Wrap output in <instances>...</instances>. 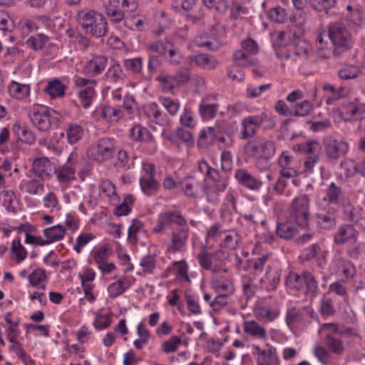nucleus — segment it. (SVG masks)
Wrapping results in <instances>:
<instances>
[{
    "instance_id": "obj_25",
    "label": "nucleus",
    "mask_w": 365,
    "mask_h": 365,
    "mask_svg": "<svg viewBox=\"0 0 365 365\" xmlns=\"http://www.w3.org/2000/svg\"><path fill=\"white\" fill-rule=\"evenodd\" d=\"M135 279L132 277H125L112 283L108 288V292L110 297L115 298L122 294L125 289L130 287Z\"/></svg>"
},
{
    "instance_id": "obj_48",
    "label": "nucleus",
    "mask_w": 365,
    "mask_h": 365,
    "mask_svg": "<svg viewBox=\"0 0 365 365\" xmlns=\"http://www.w3.org/2000/svg\"><path fill=\"white\" fill-rule=\"evenodd\" d=\"M82 287L93 286V281L96 277V272L91 268H86L78 274Z\"/></svg>"
},
{
    "instance_id": "obj_50",
    "label": "nucleus",
    "mask_w": 365,
    "mask_h": 365,
    "mask_svg": "<svg viewBox=\"0 0 365 365\" xmlns=\"http://www.w3.org/2000/svg\"><path fill=\"white\" fill-rule=\"evenodd\" d=\"M43 205L46 208L53 211L60 208L58 200L56 195L50 192L47 193L43 199Z\"/></svg>"
},
{
    "instance_id": "obj_23",
    "label": "nucleus",
    "mask_w": 365,
    "mask_h": 365,
    "mask_svg": "<svg viewBox=\"0 0 365 365\" xmlns=\"http://www.w3.org/2000/svg\"><path fill=\"white\" fill-rule=\"evenodd\" d=\"M12 131L18 141L29 145L35 142L36 138L33 132L24 125L19 123L14 124Z\"/></svg>"
},
{
    "instance_id": "obj_39",
    "label": "nucleus",
    "mask_w": 365,
    "mask_h": 365,
    "mask_svg": "<svg viewBox=\"0 0 365 365\" xmlns=\"http://www.w3.org/2000/svg\"><path fill=\"white\" fill-rule=\"evenodd\" d=\"M258 124V119L255 117H248L242 122V135L246 138L252 136L255 133Z\"/></svg>"
},
{
    "instance_id": "obj_55",
    "label": "nucleus",
    "mask_w": 365,
    "mask_h": 365,
    "mask_svg": "<svg viewBox=\"0 0 365 365\" xmlns=\"http://www.w3.org/2000/svg\"><path fill=\"white\" fill-rule=\"evenodd\" d=\"M359 73L357 67L353 66H347L339 71V76L342 79L349 80L356 78Z\"/></svg>"
},
{
    "instance_id": "obj_51",
    "label": "nucleus",
    "mask_w": 365,
    "mask_h": 365,
    "mask_svg": "<svg viewBox=\"0 0 365 365\" xmlns=\"http://www.w3.org/2000/svg\"><path fill=\"white\" fill-rule=\"evenodd\" d=\"M47 40L48 39L46 36H44L43 34H38L35 36H32V37L29 38L27 40L26 43H27L28 46H29L35 50H38V49H41L43 48V46L47 42Z\"/></svg>"
},
{
    "instance_id": "obj_57",
    "label": "nucleus",
    "mask_w": 365,
    "mask_h": 365,
    "mask_svg": "<svg viewBox=\"0 0 365 365\" xmlns=\"http://www.w3.org/2000/svg\"><path fill=\"white\" fill-rule=\"evenodd\" d=\"M31 71V64L28 62H24L20 66L15 68L14 74L18 76L21 79H24L30 77Z\"/></svg>"
},
{
    "instance_id": "obj_12",
    "label": "nucleus",
    "mask_w": 365,
    "mask_h": 365,
    "mask_svg": "<svg viewBox=\"0 0 365 365\" xmlns=\"http://www.w3.org/2000/svg\"><path fill=\"white\" fill-rule=\"evenodd\" d=\"M130 137L134 141L148 143L152 150L157 149V143L149 130L140 124L130 130Z\"/></svg>"
},
{
    "instance_id": "obj_31",
    "label": "nucleus",
    "mask_w": 365,
    "mask_h": 365,
    "mask_svg": "<svg viewBox=\"0 0 365 365\" xmlns=\"http://www.w3.org/2000/svg\"><path fill=\"white\" fill-rule=\"evenodd\" d=\"M4 320L6 324V333L8 339L12 338V336L17 337L20 333L19 320L14 317L11 312H7L4 315Z\"/></svg>"
},
{
    "instance_id": "obj_59",
    "label": "nucleus",
    "mask_w": 365,
    "mask_h": 365,
    "mask_svg": "<svg viewBox=\"0 0 365 365\" xmlns=\"http://www.w3.org/2000/svg\"><path fill=\"white\" fill-rule=\"evenodd\" d=\"M93 239V235L91 234H81L76 240V244L74 246V250L77 253H80L83 247L87 245Z\"/></svg>"
},
{
    "instance_id": "obj_40",
    "label": "nucleus",
    "mask_w": 365,
    "mask_h": 365,
    "mask_svg": "<svg viewBox=\"0 0 365 365\" xmlns=\"http://www.w3.org/2000/svg\"><path fill=\"white\" fill-rule=\"evenodd\" d=\"M99 194L101 197L115 199V187L110 180H103L99 187Z\"/></svg>"
},
{
    "instance_id": "obj_33",
    "label": "nucleus",
    "mask_w": 365,
    "mask_h": 365,
    "mask_svg": "<svg viewBox=\"0 0 365 365\" xmlns=\"http://www.w3.org/2000/svg\"><path fill=\"white\" fill-rule=\"evenodd\" d=\"M66 133L68 143L74 144L82 138L84 130L81 125L71 123L67 126Z\"/></svg>"
},
{
    "instance_id": "obj_30",
    "label": "nucleus",
    "mask_w": 365,
    "mask_h": 365,
    "mask_svg": "<svg viewBox=\"0 0 365 365\" xmlns=\"http://www.w3.org/2000/svg\"><path fill=\"white\" fill-rule=\"evenodd\" d=\"M142 191L147 195L155 194L159 189V183L153 176L143 175L140 179Z\"/></svg>"
},
{
    "instance_id": "obj_27",
    "label": "nucleus",
    "mask_w": 365,
    "mask_h": 365,
    "mask_svg": "<svg viewBox=\"0 0 365 365\" xmlns=\"http://www.w3.org/2000/svg\"><path fill=\"white\" fill-rule=\"evenodd\" d=\"M106 66V59L102 56H95L88 61L83 69L85 74L93 76L101 73Z\"/></svg>"
},
{
    "instance_id": "obj_3",
    "label": "nucleus",
    "mask_w": 365,
    "mask_h": 365,
    "mask_svg": "<svg viewBox=\"0 0 365 365\" xmlns=\"http://www.w3.org/2000/svg\"><path fill=\"white\" fill-rule=\"evenodd\" d=\"M33 125L39 130L46 131L60 122V115L53 109L45 106H34L30 113Z\"/></svg>"
},
{
    "instance_id": "obj_9",
    "label": "nucleus",
    "mask_w": 365,
    "mask_h": 365,
    "mask_svg": "<svg viewBox=\"0 0 365 365\" xmlns=\"http://www.w3.org/2000/svg\"><path fill=\"white\" fill-rule=\"evenodd\" d=\"M287 282L297 289L304 287L307 292L314 293L317 290V283L314 277L309 272H304L302 275L291 274L289 275Z\"/></svg>"
},
{
    "instance_id": "obj_36",
    "label": "nucleus",
    "mask_w": 365,
    "mask_h": 365,
    "mask_svg": "<svg viewBox=\"0 0 365 365\" xmlns=\"http://www.w3.org/2000/svg\"><path fill=\"white\" fill-rule=\"evenodd\" d=\"M11 252L17 263L24 261L27 257V252L21 244L19 237H16L12 240Z\"/></svg>"
},
{
    "instance_id": "obj_52",
    "label": "nucleus",
    "mask_w": 365,
    "mask_h": 365,
    "mask_svg": "<svg viewBox=\"0 0 365 365\" xmlns=\"http://www.w3.org/2000/svg\"><path fill=\"white\" fill-rule=\"evenodd\" d=\"M336 0H312L313 8L319 11H327L334 6Z\"/></svg>"
},
{
    "instance_id": "obj_24",
    "label": "nucleus",
    "mask_w": 365,
    "mask_h": 365,
    "mask_svg": "<svg viewBox=\"0 0 365 365\" xmlns=\"http://www.w3.org/2000/svg\"><path fill=\"white\" fill-rule=\"evenodd\" d=\"M120 110L111 106L97 108L93 112V116L96 120H105L108 122H113L118 120V119L120 118Z\"/></svg>"
},
{
    "instance_id": "obj_19",
    "label": "nucleus",
    "mask_w": 365,
    "mask_h": 365,
    "mask_svg": "<svg viewBox=\"0 0 365 365\" xmlns=\"http://www.w3.org/2000/svg\"><path fill=\"white\" fill-rule=\"evenodd\" d=\"M349 150L348 144L342 140L329 139L327 141V153L331 158L336 159L344 155Z\"/></svg>"
},
{
    "instance_id": "obj_53",
    "label": "nucleus",
    "mask_w": 365,
    "mask_h": 365,
    "mask_svg": "<svg viewBox=\"0 0 365 365\" xmlns=\"http://www.w3.org/2000/svg\"><path fill=\"white\" fill-rule=\"evenodd\" d=\"M160 102L165 108L172 115H175L179 110L180 104L178 101H173L169 98H160Z\"/></svg>"
},
{
    "instance_id": "obj_5",
    "label": "nucleus",
    "mask_w": 365,
    "mask_h": 365,
    "mask_svg": "<svg viewBox=\"0 0 365 365\" xmlns=\"http://www.w3.org/2000/svg\"><path fill=\"white\" fill-rule=\"evenodd\" d=\"M113 150V141L108 138H102L89 147L87 154L92 160L103 162L112 157Z\"/></svg>"
},
{
    "instance_id": "obj_41",
    "label": "nucleus",
    "mask_w": 365,
    "mask_h": 365,
    "mask_svg": "<svg viewBox=\"0 0 365 365\" xmlns=\"http://www.w3.org/2000/svg\"><path fill=\"white\" fill-rule=\"evenodd\" d=\"M21 187L31 195H38L42 193L44 190L43 184L36 180L22 182Z\"/></svg>"
},
{
    "instance_id": "obj_13",
    "label": "nucleus",
    "mask_w": 365,
    "mask_h": 365,
    "mask_svg": "<svg viewBox=\"0 0 365 365\" xmlns=\"http://www.w3.org/2000/svg\"><path fill=\"white\" fill-rule=\"evenodd\" d=\"M34 172L42 180L48 179L56 170L55 163L47 158H39L33 162Z\"/></svg>"
},
{
    "instance_id": "obj_7",
    "label": "nucleus",
    "mask_w": 365,
    "mask_h": 365,
    "mask_svg": "<svg viewBox=\"0 0 365 365\" xmlns=\"http://www.w3.org/2000/svg\"><path fill=\"white\" fill-rule=\"evenodd\" d=\"M337 331L338 327L335 324H325L319 330V333L324 339L329 351L336 354H341L344 350V344L340 339L332 336V334Z\"/></svg>"
},
{
    "instance_id": "obj_62",
    "label": "nucleus",
    "mask_w": 365,
    "mask_h": 365,
    "mask_svg": "<svg viewBox=\"0 0 365 365\" xmlns=\"http://www.w3.org/2000/svg\"><path fill=\"white\" fill-rule=\"evenodd\" d=\"M9 341L11 343V350H12L19 359H24L26 353L21 344L16 340V337L12 336V338H9Z\"/></svg>"
},
{
    "instance_id": "obj_42",
    "label": "nucleus",
    "mask_w": 365,
    "mask_h": 365,
    "mask_svg": "<svg viewBox=\"0 0 365 365\" xmlns=\"http://www.w3.org/2000/svg\"><path fill=\"white\" fill-rule=\"evenodd\" d=\"M199 111L202 119L207 120L215 117L217 111V107L215 104L202 103Z\"/></svg>"
},
{
    "instance_id": "obj_64",
    "label": "nucleus",
    "mask_w": 365,
    "mask_h": 365,
    "mask_svg": "<svg viewBox=\"0 0 365 365\" xmlns=\"http://www.w3.org/2000/svg\"><path fill=\"white\" fill-rule=\"evenodd\" d=\"M176 276L180 280H188L187 265L184 262H176L175 264Z\"/></svg>"
},
{
    "instance_id": "obj_45",
    "label": "nucleus",
    "mask_w": 365,
    "mask_h": 365,
    "mask_svg": "<svg viewBox=\"0 0 365 365\" xmlns=\"http://www.w3.org/2000/svg\"><path fill=\"white\" fill-rule=\"evenodd\" d=\"M26 328L27 333H31L36 336H43L48 337L49 336V326L47 324L40 325L29 324L26 325Z\"/></svg>"
},
{
    "instance_id": "obj_22",
    "label": "nucleus",
    "mask_w": 365,
    "mask_h": 365,
    "mask_svg": "<svg viewBox=\"0 0 365 365\" xmlns=\"http://www.w3.org/2000/svg\"><path fill=\"white\" fill-rule=\"evenodd\" d=\"M319 55L323 58H329L333 53V44L329 38L327 31H324L318 35L316 41Z\"/></svg>"
},
{
    "instance_id": "obj_34",
    "label": "nucleus",
    "mask_w": 365,
    "mask_h": 365,
    "mask_svg": "<svg viewBox=\"0 0 365 365\" xmlns=\"http://www.w3.org/2000/svg\"><path fill=\"white\" fill-rule=\"evenodd\" d=\"M244 329L246 333L257 338L262 339H265L267 338V332L265 329L255 321L245 322L244 323Z\"/></svg>"
},
{
    "instance_id": "obj_28",
    "label": "nucleus",
    "mask_w": 365,
    "mask_h": 365,
    "mask_svg": "<svg viewBox=\"0 0 365 365\" xmlns=\"http://www.w3.org/2000/svg\"><path fill=\"white\" fill-rule=\"evenodd\" d=\"M66 230L62 225H56L43 230V235L46 240L40 245H48L59 241L64 237Z\"/></svg>"
},
{
    "instance_id": "obj_61",
    "label": "nucleus",
    "mask_w": 365,
    "mask_h": 365,
    "mask_svg": "<svg viewBox=\"0 0 365 365\" xmlns=\"http://www.w3.org/2000/svg\"><path fill=\"white\" fill-rule=\"evenodd\" d=\"M125 26L132 30H140L143 26V21L138 16H133L126 18L125 21Z\"/></svg>"
},
{
    "instance_id": "obj_8",
    "label": "nucleus",
    "mask_w": 365,
    "mask_h": 365,
    "mask_svg": "<svg viewBox=\"0 0 365 365\" xmlns=\"http://www.w3.org/2000/svg\"><path fill=\"white\" fill-rule=\"evenodd\" d=\"M327 31L329 40L336 48L346 49L351 46L350 34L345 27L334 24L329 26Z\"/></svg>"
},
{
    "instance_id": "obj_46",
    "label": "nucleus",
    "mask_w": 365,
    "mask_h": 365,
    "mask_svg": "<svg viewBox=\"0 0 365 365\" xmlns=\"http://www.w3.org/2000/svg\"><path fill=\"white\" fill-rule=\"evenodd\" d=\"M180 122L182 125L187 128H194L197 122L194 118L193 112L188 108L185 107L180 115Z\"/></svg>"
},
{
    "instance_id": "obj_38",
    "label": "nucleus",
    "mask_w": 365,
    "mask_h": 365,
    "mask_svg": "<svg viewBox=\"0 0 365 365\" xmlns=\"http://www.w3.org/2000/svg\"><path fill=\"white\" fill-rule=\"evenodd\" d=\"M358 108L354 103H349L343 105L339 110V114L344 120H351L357 115Z\"/></svg>"
},
{
    "instance_id": "obj_43",
    "label": "nucleus",
    "mask_w": 365,
    "mask_h": 365,
    "mask_svg": "<svg viewBox=\"0 0 365 365\" xmlns=\"http://www.w3.org/2000/svg\"><path fill=\"white\" fill-rule=\"evenodd\" d=\"M134 198L131 195H127L123 202L115 209V214L117 216L127 215L131 210Z\"/></svg>"
},
{
    "instance_id": "obj_35",
    "label": "nucleus",
    "mask_w": 365,
    "mask_h": 365,
    "mask_svg": "<svg viewBox=\"0 0 365 365\" xmlns=\"http://www.w3.org/2000/svg\"><path fill=\"white\" fill-rule=\"evenodd\" d=\"M137 334L138 339L133 342L134 346L137 349H142L149 341L150 334L145 325L140 322L137 327Z\"/></svg>"
},
{
    "instance_id": "obj_11",
    "label": "nucleus",
    "mask_w": 365,
    "mask_h": 365,
    "mask_svg": "<svg viewBox=\"0 0 365 365\" xmlns=\"http://www.w3.org/2000/svg\"><path fill=\"white\" fill-rule=\"evenodd\" d=\"M31 85L11 81L7 86L9 96L19 101H27L31 96Z\"/></svg>"
},
{
    "instance_id": "obj_37",
    "label": "nucleus",
    "mask_w": 365,
    "mask_h": 365,
    "mask_svg": "<svg viewBox=\"0 0 365 365\" xmlns=\"http://www.w3.org/2000/svg\"><path fill=\"white\" fill-rule=\"evenodd\" d=\"M110 255V249L106 245L97 247L92 252L93 259L97 266L108 260Z\"/></svg>"
},
{
    "instance_id": "obj_56",
    "label": "nucleus",
    "mask_w": 365,
    "mask_h": 365,
    "mask_svg": "<svg viewBox=\"0 0 365 365\" xmlns=\"http://www.w3.org/2000/svg\"><path fill=\"white\" fill-rule=\"evenodd\" d=\"M173 330V325L168 321L162 322L156 328L155 334L160 337H164L170 335Z\"/></svg>"
},
{
    "instance_id": "obj_21",
    "label": "nucleus",
    "mask_w": 365,
    "mask_h": 365,
    "mask_svg": "<svg viewBox=\"0 0 365 365\" xmlns=\"http://www.w3.org/2000/svg\"><path fill=\"white\" fill-rule=\"evenodd\" d=\"M320 150V145L315 141L307 143L303 147V151L307 154L312 155L308 158V159L304 162V172L308 173L310 172L314 164L318 160V154Z\"/></svg>"
},
{
    "instance_id": "obj_58",
    "label": "nucleus",
    "mask_w": 365,
    "mask_h": 365,
    "mask_svg": "<svg viewBox=\"0 0 365 365\" xmlns=\"http://www.w3.org/2000/svg\"><path fill=\"white\" fill-rule=\"evenodd\" d=\"M234 58L237 63L243 66H247L254 63L253 59L250 58L244 51H238L235 52L234 54Z\"/></svg>"
},
{
    "instance_id": "obj_6",
    "label": "nucleus",
    "mask_w": 365,
    "mask_h": 365,
    "mask_svg": "<svg viewBox=\"0 0 365 365\" xmlns=\"http://www.w3.org/2000/svg\"><path fill=\"white\" fill-rule=\"evenodd\" d=\"M275 146L272 141L257 139L248 144L247 152L257 159H269L275 153Z\"/></svg>"
},
{
    "instance_id": "obj_17",
    "label": "nucleus",
    "mask_w": 365,
    "mask_h": 365,
    "mask_svg": "<svg viewBox=\"0 0 365 365\" xmlns=\"http://www.w3.org/2000/svg\"><path fill=\"white\" fill-rule=\"evenodd\" d=\"M357 238V232L352 225H344L339 228L334 236L336 244L354 243Z\"/></svg>"
},
{
    "instance_id": "obj_47",
    "label": "nucleus",
    "mask_w": 365,
    "mask_h": 365,
    "mask_svg": "<svg viewBox=\"0 0 365 365\" xmlns=\"http://www.w3.org/2000/svg\"><path fill=\"white\" fill-rule=\"evenodd\" d=\"M182 341L179 336H173L161 344L162 350L165 353L174 352L180 345Z\"/></svg>"
},
{
    "instance_id": "obj_10",
    "label": "nucleus",
    "mask_w": 365,
    "mask_h": 365,
    "mask_svg": "<svg viewBox=\"0 0 365 365\" xmlns=\"http://www.w3.org/2000/svg\"><path fill=\"white\" fill-rule=\"evenodd\" d=\"M75 83L78 87H85L78 92V98L80 103L84 108H89L95 97L94 81L78 77L75 81Z\"/></svg>"
},
{
    "instance_id": "obj_14",
    "label": "nucleus",
    "mask_w": 365,
    "mask_h": 365,
    "mask_svg": "<svg viewBox=\"0 0 365 365\" xmlns=\"http://www.w3.org/2000/svg\"><path fill=\"white\" fill-rule=\"evenodd\" d=\"M77 157L76 153H72L68 158V165H65L55 170L57 179L60 184L68 183L76 179V171L72 165Z\"/></svg>"
},
{
    "instance_id": "obj_20",
    "label": "nucleus",
    "mask_w": 365,
    "mask_h": 365,
    "mask_svg": "<svg viewBox=\"0 0 365 365\" xmlns=\"http://www.w3.org/2000/svg\"><path fill=\"white\" fill-rule=\"evenodd\" d=\"M254 349L255 353L257 354V362L259 365L279 364L276 349L269 347L267 350H260L257 346Z\"/></svg>"
},
{
    "instance_id": "obj_4",
    "label": "nucleus",
    "mask_w": 365,
    "mask_h": 365,
    "mask_svg": "<svg viewBox=\"0 0 365 365\" xmlns=\"http://www.w3.org/2000/svg\"><path fill=\"white\" fill-rule=\"evenodd\" d=\"M137 6L135 0H109L106 11L112 21L118 22L124 18V12L134 11Z\"/></svg>"
},
{
    "instance_id": "obj_16",
    "label": "nucleus",
    "mask_w": 365,
    "mask_h": 365,
    "mask_svg": "<svg viewBox=\"0 0 365 365\" xmlns=\"http://www.w3.org/2000/svg\"><path fill=\"white\" fill-rule=\"evenodd\" d=\"M0 205L7 211L16 212L20 210V202L12 190H4L0 192Z\"/></svg>"
},
{
    "instance_id": "obj_18",
    "label": "nucleus",
    "mask_w": 365,
    "mask_h": 365,
    "mask_svg": "<svg viewBox=\"0 0 365 365\" xmlns=\"http://www.w3.org/2000/svg\"><path fill=\"white\" fill-rule=\"evenodd\" d=\"M29 285L36 289L45 290L48 282L46 272L43 268H36L28 275Z\"/></svg>"
},
{
    "instance_id": "obj_49",
    "label": "nucleus",
    "mask_w": 365,
    "mask_h": 365,
    "mask_svg": "<svg viewBox=\"0 0 365 365\" xmlns=\"http://www.w3.org/2000/svg\"><path fill=\"white\" fill-rule=\"evenodd\" d=\"M256 313L258 318H261L266 321H272L279 315L278 309L269 307L260 308Z\"/></svg>"
},
{
    "instance_id": "obj_29",
    "label": "nucleus",
    "mask_w": 365,
    "mask_h": 365,
    "mask_svg": "<svg viewBox=\"0 0 365 365\" xmlns=\"http://www.w3.org/2000/svg\"><path fill=\"white\" fill-rule=\"evenodd\" d=\"M158 78V81L160 82L163 91H169L175 86H179L180 83L187 81L188 79V76L187 75L183 74L179 76V78L177 79L174 76L163 74L160 75Z\"/></svg>"
},
{
    "instance_id": "obj_44",
    "label": "nucleus",
    "mask_w": 365,
    "mask_h": 365,
    "mask_svg": "<svg viewBox=\"0 0 365 365\" xmlns=\"http://www.w3.org/2000/svg\"><path fill=\"white\" fill-rule=\"evenodd\" d=\"M111 324L110 316L108 314L96 313L93 322L94 327L98 330L106 329Z\"/></svg>"
},
{
    "instance_id": "obj_63",
    "label": "nucleus",
    "mask_w": 365,
    "mask_h": 365,
    "mask_svg": "<svg viewBox=\"0 0 365 365\" xmlns=\"http://www.w3.org/2000/svg\"><path fill=\"white\" fill-rule=\"evenodd\" d=\"M312 109V106L309 101H303L296 106L294 114L299 116L307 115Z\"/></svg>"
},
{
    "instance_id": "obj_1",
    "label": "nucleus",
    "mask_w": 365,
    "mask_h": 365,
    "mask_svg": "<svg viewBox=\"0 0 365 365\" xmlns=\"http://www.w3.org/2000/svg\"><path fill=\"white\" fill-rule=\"evenodd\" d=\"M309 201L307 195L296 198L287 220L278 224L277 234L280 237L288 239L295 235L298 227H307L309 217Z\"/></svg>"
},
{
    "instance_id": "obj_32",
    "label": "nucleus",
    "mask_w": 365,
    "mask_h": 365,
    "mask_svg": "<svg viewBox=\"0 0 365 365\" xmlns=\"http://www.w3.org/2000/svg\"><path fill=\"white\" fill-rule=\"evenodd\" d=\"M66 86L58 79L50 81L44 91L52 98L63 96L65 93Z\"/></svg>"
},
{
    "instance_id": "obj_54",
    "label": "nucleus",
    "mask_w": 365,
    "mask_h": 365,
    "mask_svg": "<svg viewBox=\"0 0 365 365\" xmlns=\"http://www.w3.org/2000/svg\"><path fill=\"white\" fill-rule=\"evenodd\" d=\"M269 18L276 22H284L287 19L285 10L280 7L271 9L268 14Z\"/></svg>"
},
{
    "instance_id": "obj_26",
    "label": "nucleus",
    "mask_w": 365,
    "mask_h": 365,
    "mask_svg": "<svg viewBox=\"0 0 365 365\" xmlns=\"http://www.w3.org/2000/svg\"><path fill=\"white\" fill-rule=\"evenodd\" d=\"M235 177L239 183L250 190H257L262 185L259 180L242 169L237 170Z\"/></svg>"
},
{
    "instance_id": "obj_2",
    "label": "nucleus",
    "mask_w": 365,
    "mask_h": 365,
    "mask_svg": "<svg viewBox=\"0 0 365 365\" xmlns=\"http://www.w3.org/2000/svg\"><path fill=\"white\" fill-rule=\"evenodd\" d=\"M76 16L79 26L86 35L101 38L107 34L108 22L102 13L94 9H83L78 11Z\"/></svg>"
},
{
    "instance_id": "obj_15",
    "label": "nucleus",
    "mask_w": 365,
    "mask_h": 365,
    "mask_svg": "<svg viewBox=\"0 0 365 365\" xmlns=\"http://www.w3.org/2000/svg\"><path fill=\"white\" fill-rule=\"evenodd\" d=\"M172 222L181 225L185 222V220L177 212L162 213L153 230L155 232H160L170 226Z\"/></svg>"
},
{
    "instance_id": "obj_60",
    "label": "nucleus",
    "mask_w": 365,
    "mask_h": 365,
    "mask_svg": "<svg viewBox=\"0 0 365 365\" xmlns=\"http://www.w3.org/2000/svg\"><path fill=\"white\" fill-rule=\"evenodd\" d=\"M196 63L207 68H214L217 65L215 59L210 58L206 54H200L195 57Z\"/></svg>"
}]
</instances>
